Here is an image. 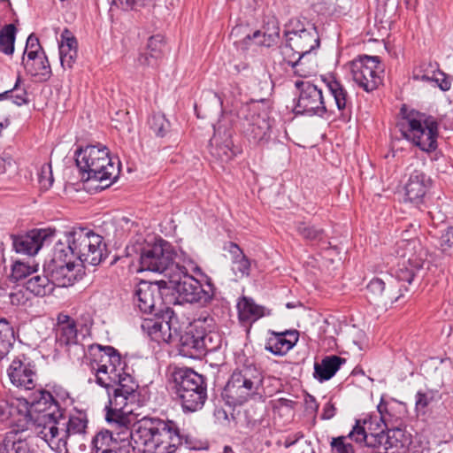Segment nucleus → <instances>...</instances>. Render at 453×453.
Returning a JSON list of instances; mask_svg holds the SVG:
<instances>
[{
	"mask_svg": "<svg viewBox=\"0 0 453 453\" xmlns=\"http://www.w3.org/2000/svg\"><path fill=\"white\" fill-rule=\"evenodd\" d=\"M131 411H106L105 419L111 426L108 433L134 441L136 453H173L188 443V436L175 421L143 417L134 422Z\"/></svg>",
	"mask_w": 453,
	"mask_h": 453,
	"instance_id": "1",
	"label": "nucleus"
},
{
	"mask_svg": "<svg viewBox=\"0 0 453 453\" xmlns=\"http://www.w3.org/2000/svg\"><path fill=\"white\" fill-rule=\"evenodd\" d=\"M286 43L281 47V54L288 65L299 77H309L312 71L306 70L304 58L319 47L320 41L316 27L305 19L294 18L284 30Z\"/></svg>",
	"mask_w": 453,
	"mask_h": 453,
	"instance_id": "2",
	"label": "nucleus"
},
{
	"mask_svg": "<svg viewBox=\"0 0 453 453\" xmlns=\"http://www.w3.org/2000/svg\"><path fill=\"white\" fill-rule=\"evenodd\" d=\"M12 419V428L0 441V453H37L36 431L28 411H20L14 402L0 401V421Z\"/></svg>",
	"mask_w": 453,
	"mask_h": 453,
	"instance_id": "3",
	"label": "nucleus"
},
{
	"mask_svg": "<svg viewBox=\"0 0 453 453\" xmlns=\"http://www.w3.org/2000/svg\"><path fill=\"white\" fill-rule=\"evenodd\" d=\"M75 162L81 180L98 181L102 189L114 183L120 173V161L113 160L108 148L103 145L80 148L75 151Z\"/></svg>",
	"mask_w": 453,
	"mask_h": 453,
	"instance_id": "4",
	"label": "nucleus"
},
{
	"mask_svg": "<svg viewBox=\"0 0 453 453\" xmlns=\"http://www.w3.org/2000/svg\"><path fill=\"white\" fill-rule=\"evenodd\" d=\"M263 374L254 365L236 368L222 391V398L230 406L241 405L264 396Z\"/></svg>",
	"mask_w": 453,
	"mask_h": 453,
	"instance_id": "5",
	"label": "nucleus"
},
{
	"mask_svg": "<svg viewBox=\"0 0 453 453\" xmlns=\"http://www.w3.org/2000/svg\"><path fill=\"white\" fill-rule=\"evenodd\" d=\"M398 127L403 137L423 151H433L437 147V123L425 114L403 104L400 110Z\"/></svg>",
	"mask_w": 453,
	"mask_h": 453,
	"instance_id": "6",
	"label": "nucleus"
},
{
	"mask_svg": "<svg viewBox=\"0 0 453 453\" xmlns=\"http://www.w3.org/2000/svg\"><path fill=\"white\" fill-rule=\"evenodd\" d=\"M88 418L85 412L77 411L66 417L65 410L60 417L50 421L43 428L36 432L50 448L56 452L67 451V443L74 435H81L86 433Z\"/></svg>",
	"mask_w": 453,
	"mask_h": 453,
	"instance_id": "7",
	"label": "nucleus"
},
{
	"mask_svg": "<svg viewBox=\"0 0 453 453\" xmlns=\"http://www.w3.org/2000/svg\"><path fill=\"white\" fill-rule=\"evenodd\" d=\"M66 244L73 258L83 265H97L104 258L106 245L103 237L87 226H73L65 233Z\"/></svg>",
	"mask_w": 453,
	"mask_h": 453,
	"instance_id": "8",
	"label": "nucleus"
},
{
	"mask_svg": "<svg viewBox=\"0 0 453 453\" xmlns=\"http://www.w3.org/2000/svg\"><path fill=\"white\" fill-rule=\"evenodd\" d=\"M173 381L183 412H195L203 408L207 387L202 375L191 369L179 370L173 373Z\"/></svg>",
	"mask_w": 453,
	"mask_h": 453,
	"instance_id": "9",
	"label": "nucleus"
},
{
	"mask_svg": "<svg viewBox=\"0 0 453 453\" xmlns=\"http://www.w3.org/2000/svg\"><path fill=\"white\" fill-rule=\"evenodd\" d=\"M384 429L385 426L376 417H368L356 421L349 436L357 443H364L366 447L372 448L373 453H395L393 449L397 447L398 441L390 438Z\"/></svg>",
	"mask_w": 453,
	"mask_h": 453,
	"instance_id": "10",
	"label": "nucleus"
},
{
	"mask_svg": "<svg viewBox=\"0 0 453 453\" xmlns=\"http://www.w3.org/2000/svg\"><path fill=\"white\" fill-rule=\"evenodd\" d=\"M167 290H174L178 294L180 302L199 303L205 305L211 301L214 292L209 285L208 290L204 289L200 281L188 274V270L180 265L168 280H165Z\"/></svg>",
	"mask_w": 453,
	"mask_h": 453,
	"instance_id": "11",
	"label": "nucleus"
},
{
	"mask_svg": "<svg viewBox=\"0 0 453 453\" xmlns=\"http://www.w3.org/2000/svg\"><path fill=\"white\" fill-rule=\"evenodd\" d=\"M67 250L65 243L58 242L51 258L43 265L44 273L49 274L56 286L61 288L73 285L80 271L76 269L80 265L75 263L73 254Z\"/></svg>",
	"mask_w": 453,
	"mask_h": 453,
	"instance_id": "12",
	"label": "nucleus"
},
{
	"mask_svg": "<svg viewBox=\"0 0 453 453\" xmlns=\"http://www.w3.org/2000/svg\"><path fill=\"white\" fill-rule=\"evenodd\" d=\"M175 256L171 245L165 241L160 240L152 245H147L140 255L139 271L159 273L164 275V280H168L180 267V265L174 262Z\"/></svg>",
	"mask_w": 453,
	"mask_h": 453,
	"instance_id": "13",
	"label": "nucleus"
},
{
	"mask_svg": "<svg viewBox=\"0 0 453 453\" xmlns=\"http://www.w3.org/2000/svg\"><path fill=\"white\" fill-rule=\"evenodd\" d=\"M165 290V280L156 282L142 280L135 288L134 304L143 314L158 315L168 309L163 298V291Z\"/></svg>",
	"mask_w": 453,
	"mask_h": 453,
	"instance_id": "14",
	"label": "nucleus"
},
{
	"mask_svg": "<svg viewBox=\"0 0 453 453\" xmlns=\"http://www.w3.org/2000/svg\"><path fill=\"white\" fill-rule=\"evenodd\" d=\"M295 87L298 96L294 107L296 115L318 116L323 118L327 109L322 89L309 81L296 80Z\"/></svg>",
	"mask_w": 453,
	"mask_h": 453,
	"instance_id": "15",
	"label": "nucleus"
},
{
	"mask_svg": "<svg viewBox=\"0 0 453 453\" xmlns=\"http://www.w3.org/2000/svg\"><path fill=\"white\" fill-rule=\"evenodd\" d=\"M98 357L95 356L91 368L95 371L96 384L110 388L112 380L117 378V373L125 369V363L119 351L113 347L98 345Z\"/></svg>",
	"mask_w": 453,
	"mask_h": 453,
	"instance_id": "16",
	"label": "nucleus"
},
{
	"mask_svg": "<svg viewBox=\"0 0 453 453\" xmlns=\"http://www.w3.org/2000/svg\"><path fill=\"white\" fill-rule=\"evenodd\" d=\"M353 81L365 91L375 90L382 83L384 67L377 56H360L350 65Z\"/></svg>",
	"mask_w": 453,
	"mask_h": 453,
	"instance_id": "17",
	"label": "nucleus"
},
{
	"mask_svg": "<svg viewBox=\"0 0 453 453\" xmlns=\"http://www.w3.org/2000/svg\"><path fill=\"white\" fill-rule=\"evenodd\" d=\"M238 117L242 132L250 142L261 144L269 140V122L258 113L257 105L254 103L242 105Z\"/></svg>",
	"mask_w": 453,
	"mask_h": 453,
	"instance_id": "18",
	"label": "nucleus"
},
{
	"mask_svg": "<svg viewBox=\"0 0 453 453\" xmlns=\"http://www.w3.org/2000/svg\"><path fill=\"white\" fill-rule=\"evenodd\" d=\"M10 382L21 390H33L38 380L36 365L25 354L15 357L7 368Z\"/></svg>",
	"mask_w": 453,
	"mask_h": 453,
	"instance_id": "19",
	"label": "nucleus"
},
{
	"mask_svg": "<svg viewBox=\"0 0 453 453\" xmlns=\"http://www.w3.org/2000/svg\"><path fill=\"white\" fill-rule=\"evenodd\" d=\"M27 403L30 404L33 411L38 413L35 419L38 422L37 428L39 430L43 428L50 421L60 417L63 410L51 393L43 389L34 392L30 395Z\"/></svg>",
	"mask_w": 453,
	"mask_h": 453,
	"instance_id": "20",
	"label": "nucleus"
},
{
	"mask_svg": "<svg viewBox=\"0 0 453 453\" xmlns=\"http://www.w3.org/2000/svg\"><path fill=\"white\" fill-rule=\"evenodd\" d=\"M55 231L50 228L33 229L26 234L13 235L12 246L17 253L35 255L45 242H50Z\"/></svg>",
	"mask_w": 453,
	"mask_h": 453,
	"instance_id": "21",
	"label": "nucleus"
},
{
	"mask_svg": "<svg viewBox=\"0 0 453 453\" xmlns=\"http://www.w3.org/2000/svg\"><path fill=\"white\" fill-rule=\"evenodd\" d=\"M394 283L393 277H388L387 281L379 277L372 279L366 286L370 302L381 303L387 305L388 303L393 304L403 297L404 294L402 293V288L396 289Z\"/></svg>",
	"mask_w": 453,
	"mask_h": 453,
	"instance_id": "22",
	"label": "nucleus"
},
{
	"mask_svg": "<svg viewBox=\"0 0 453 453\" xmlns=\"http://www.w3.org/2000/svg\"><path fill=\"white\" fill-rule=\"evenodd\" d=\"M406 171L409 174L404 186L406 199L417 205L421 204L432 186V180L421 169L412 168V165Z\"/></svg>",
	"mask_w": 453,
	"mask_h": 453,
	"instance_id": "23",
	"label": "nucleus"
},
{
	"mask_svg": "<svg viewBox=\"0 0 453 453\" xmlns=\"http://www.w3.org/2000/svg\"><path fill=\"white\" fill-rule=\"evenodd\" d=\"M93 453H130L134 441L108 433L104 429L96 434L92 441Z\"/></svg>",
	"mask_w": 453,
	"mask_h": 453,
	"instance_id": "24",
	"label": "nucleus"
},
{
	"mask_svg": "<svg viewBox=\"0 0 453 453\" xmlns=\"http://www.w3.org/2000/svg\"><path fill=\"white\" fill-rule=\"evenodd\" d=\"M412 79L434 82L442 91L449 90L451 86L449 78L440 70L438 63L431 60H424L415 65L412 70Z\"/></svg>",
	"mask_w": 453,
	"mask_h": 453,
	"instance_id": "25",
	"label": "nucleus"
},
{
	"mask_svg": "<svg viewBox=\"0 0 453 453\" xmlns=\"http://www.w3.org/2000/svg\"><path fill=\"white\" fill-rule=\"evenodd\" d=\"M395 253L399 261L423 266L427 257L426 250L418 239L400 240L395 245Z\"/></svg>",
	"mask_w": 453,
	"mask_h": 453,
	"instance_id": "26",
	"label": "nucleus"
},
{
	"mask_svg": "<svg viewBox=\"0 0 453 453\" xmlns=\"http://www.w3.org/2000/svg\"><path fill=\"white\" fill-rule=\"evenodd\" d=\"M299 334L296 330L277 333L270 332L265 345V350L275 356L286 355L298 342Z\"/></svg>",
	"mask_w": 453,
	"mask_h": 453,
	"instance_id": "27",
	"label": "nucleus"
},
{
	"mask_svg": "<svg viewBox=\"0 0 453 453\" xmlns=\"http://www.w3.org/2000/svg\"><path fill=\"white\" fill-rule=\"evenodd\" d=\"M151 318L143 319L141 327L152 341L160 343H168L172 339L171 326L169 321L163 318L151 314Z\"/></svg>",
	"mask_w": 453,
	"mask_h": 453,
	"instance_id": "28",
	"label": "nucleus"
},
{
	"mask_svg": "<svg viewBox=\"0 0 453 453\" xmlns=\"http://www.w3.org/2000/svg\"><path fill=\"white\" fill-rule=\"evenodd\" d=\"M324 81L334 99L337 109L341 112L342 119L349 120L351 117L352 103L347 90L340 81L333 77L325 79Z\"/></svg>",
	"mask_w": 453,
	"mask_h": 453,
	"instance_id": "29",
	"label": "nucleus"
},
{
	"mask_svg": "<svg viewBox=\"0 0 453 453\" xmlns=\"http://www.w3.org/2000/svg\"><path fill=\"white\" fill-rule=\"evenodd\" d=\"M56 340L59 346L68 347L78 344V329L74 319L60 314L56 327Z\"/></svg>",
	"mask_w": 453,
	"mask_h": 453,
	"instance_id": "30",
	"label": "nucleus"
},
{
	"mask_svg": "<svg viewBox=\"0 0 453 453\" xmlns=\"http://www.w3.org/2000/svg\"><path fill=\"white\" fill-rule=\"evenodd\" d=\"M21 64L27 73L40 81H47L51 76L50 65L45 53L27 58L22 57Z\"/></svg>",
	"mask_w": 453,
	"mask_h": 453,
	"instance_id": "31",
	"label": "nucleus"
},
{
	"mask_svg": "<svg viewBox=\"0 0 453 453\" xmlns=\"http://www.w3.org/2000/svg\"><path fill=\"white\" fill-rule=\"evenodd\" d=\"M422 269L423 266L399 261L393 278L396 289L402 288V293L409 291Z\"/></svg>",
	"mask_w": 453,
	"mask_h": 453,
	"instance_id": "32",
	"label": "nucleus"
},
{
	"mask_svg": "<svg viewBox=\"0 0 453 453\" xmlns=\"http://www.w3.org/2000/svg\"><path fill=\"white\" fill-rule=\"evenodd\" d=\"M201 331L196 329L183 334L180 338L179 352L189 358H200L203 356Z\"/></svg>",
	"mask_w": 453,
	"mask_h": 453,
	"instance_id": "33",
	"label": "nucleus"
},
{
	"mask_svg": "<svg viewBox=\"0 0 453 453\" xmlns=\"http://www.w3.org/2000/svg\"><path fill=\"white\" fill-rule=\"evenodd\" d=\"M165 47L164 37L161 35H152L149 38L145 51L142 52L137 61L141 65L154 66L163 55Z\"/></svg>",
	"mask_w": 453,
	"mask_h": 453,
	"instance_id": "34",
	"label": "nucleus"
},
{
	"mask_svg": "<svg viewBox=\"0 0 453 453\" xmlns=\"http://www.w3.org/2000/svg\"><path fill=\"white\" fill-rule=\"evenodd\" d=\"M345 363V359L335 355L326 356L320 363L314 364V378L319 382L330 380Z\"/></svg>",
	"mask_w": 453,
	"mask_h": 453,
	"instance_id": "35",
	"label": "nucleus"
},
{
	"mask_svg": "<svg viewBox=\"0 0 453 453\" xmlns=\"http://www.w3.org/2000/svg\"><path fill=\"white\" fill-rule=\"evenodd\" d=\"M62 40L59 43L60 63L64 68H72L76 61L78 43L73 36H70L68 30L62 34Z\"/></svg>",
	"mask_w": 453,
	"mask_h": 453,
	"instance_id": "36",
	"label": "nucleus"
},
{
	"mask_svg": "<svg viewBox=\"0 0 453 453\" xmlns=\"http://www.w3.org/2000/svg\"><path fill=\"white\" fill-rule=\"evenodd\" d=\"M237 310L241 321H256L265 314V308L257 304L252 298L247 296H242L239 299Z\"/></svg>",
	"mask_w": 453,
	"mask_h": 453,
	"instance_id": "37",
	"label": "nucleus"
},
{
	"mask_svg": "<svg viewBox=\"0 0 453 453\" xmlns=\"http://www.w3.org/2000/svg\"><path fill=\"white\" fill-rule=\"evenodd\" d=\"M296 230L303 240L312 244L328 243L326 241V231L322 227L308 224L304 221H298L296 223Z\"/></svg>",
	"mask_w": 453,
	"mask_h": 453,
	"instance_id": "38",
	"label": "nucleus"
},
{
	"mask_svg": "<svg viewBox=\"0 0 453 453\" xmlns=\"http://www.w3.org/2000/svg\"><path fill=\"white\" fill-rule=\"evenodd\" d=\"M56 284L51 280L49 274L35 275L26 282V288L37 296H45L54 290Z\"/></svg>",
	"mask_w": 453,
	"mask_h": 453,
	"instance_id": "39",
	"label": "nucleus"
},
{
	"mask_svg": "<svg viewBox=\"0 0 453 453\" xmlns=\"http://www.w3.org/2000/svg\"><path fill=\"white\" fill-rule=\"evenodd\" d=\"M108 395L109 403L105 407L106 411L127 412L125 408L127 407V403L134 401L135 398L134 395L124 394L116 388H114L111 394L109 393Z\"/></svg>",
	"mask_w": 453,
	"mask_h": 453,
	"instance_id": "40",
	"label": "nucleus"
},
{
	"mask_svg": "<svg viewBox=\"0 0 453 453\" xmlns=\"http://www.w3.org/2000/svg\"><path fill=\"white\" fill-rule=\"evenodd\" d=\"M17 28L14 24L4 26L0 30V52L12 55L16 40Z\"/></svg>",
	"mask_w": 453,
	"mask_h": 453,
	"instance_id": "41",
	"label": "nucleus"
},
{
	"mask_svg": "<svg viewBox=\"0 0 453 453\" xmlns=\"http://www.w3.org/2000/svg\"><path fill=\"white\" fill-rule=\"evenodd\" d=\"M117 378L112 380L110 388H116L126 395L135 396L138 384L134 378L124 370L117 373Z\"/></svg>",
	"mask_w": 453,
	"mask_h": 453,
	"instance_id": "42",
	"label": "nucleus"
},
{
	"mask_svg": "<svg viewBox=\"0 0 453 453\" xmlns=\"http://www.w3.org/2000/svg\"><path fill=\"white\" fill-rule=\"evenodd\" d=\"M15 337L12 328L6 319L0 325V360L12 349Z\"/></svg>",
	"mask_w": 453,
	"mask_h": 453,
	"instance_id": "43",
	"label": "nucleus"
},
{
	"mask_svg": "<svg viewBox=\"0 0 453 453\" xmlns=\"http://www.w3.org/2000/svg\"><path fill=\"white\" fill-rule=\"evenodd\" d=\"M22 85V80L19 75L14 87L11 90H7L0 94V100L10 97L12 100V103L18 106L27 104L29 103L28 95L27 88Z\"/></svg>",
	"mask_w": 453,
	"mask_h": 453,
	"instance_id": "44",
	"label": "nucleus"
},
{
	"mask_svg": "<svg viewBox=\"0 0 453 453\" xmlns=\"http://www.w3.org/2000/svg\"><path fill=\"white\" fill-rule=\"evenodd\" d=\"M201 331L202 336V347L203 356L208 352H213L218 350L221 347L222 339L221 336L213 331L205 332Z\"/></svg>",
	"mask_w": 453,
	"mask_h": 453,
	"instance_id": "45",
	"label": "nucleus"
},
{
	"mask_svg": "<svg viewBox=\"0 0 453 453\" xmlns=\"http://www.w3.org/2000/svg\"><path fill=\"white\" fill-rule=\"evenodd\" d=\"M150 128L158 137H164L169 131L170 123L161 113H155L149 119Z\"/></svg>",
	"mask_w": 453,
	"mask_h": 453,
	"instance_id": "46",
	"label": "nucleus"
},
{
	"mask_svg": "<svg viewBox=\"0 0 453 453\" xmlns=\"http://www.w3.org/2000/svg\"><path fill=\"white\" fill-rule=\"evenodd\" d=\"M37 271V265H30L27 263L16 261L12 266L11 280L19 281Z\"/></svg>",
	"mask_w": 453,
	"mask_h": 453,
	"instance_id": "47",
	"label": "nucleus"
},
{
	"mask_svg": "<svg viewBox=\"0 0 453 453\" xmlns=\"http://www.w3.org/2000/svg\"><path fill=\"white\" fill-rule=\"evenodd\" d=\"M353 439L348 435L333 438L330 443L332 453H355L353 445L349 441Z\"/></svg>",
	"mask_w": 453,
	"mask_h": 453,
	"instance_id": "48",
	"label": "nucleus"
},
{
	"mask_svg": "<svg viewBox=\"0 0 453 453\" xmlns=\"http://www.w3.org/2000/svg\"><path fill=\"white\" fill-rule=\"evenodd\" d=\"M434 395L432 390H418L415 395V410L418 413L425 414L426 408L434 401Z\"/></svg>",
	"mask_w": 453,
	"mask_h": 453,
	"instance_id": "49",
	"label": "nucleus"
},
{
	"mask_svg": "<svg viewBox=\"0 0 453 453\" xmlns=\"http://www.w3.org/2000/svg\"><path fill=\"white\" fill-rule=\"evenodd\" d=\"M232 270L236 277L242 279L248 277L251 271V262L246 257H241V258L232 262Z\"/></svg>",
	"mask_w": 453,
	"mask_h": 453,
	"instance_id": "50",
	"label": "nucleus"
},
{
	"mask_svg": "<svg viewBox=\"0 0 453 453\" xmlns=\"http://www.w3.org/2000/svg\"><path fill=\"white\" fill-rule=\"evenodd\" d=\"M39 53H45L42 47L40 44L39 39L34 34H31L26 42L25 50L22 57L27 58L36 56Z\"/></svg>",
	"mask_w": 453,
	"mask_h": 453,
	"instance_id": "51",
	"label": "nucleus"
},
{
	"mask_svg": "<svg viewBox=\"0 0 453 453\" xmlns=\"http://www.w3.org/2000/svg\"><path fill=\"white\" fill-rule=\"evenodd\" d=\"M38 180L41 188L49 189L53 184V175L50 164H43L41 167Z\"/></svg>",
	"mask_w": 453,
	"mask_h": 453,
	"instance_id": "52",
	"label": "nucleus"
},
{
	"mask_svg": "<svg viewBox=\"0 0 453 453\" xmlns=\"http://www.w3.org/2000/svg\"><path fill=\"white\" fill-rule=\"evenodd\" d=\"M111 8L113 6L122 10L134 9L140 6H145L152 0H108Z\"/></svg>",
	"mask_w": 453,
	"mask_h": 453,
	"instance_id": "53",
	"label": "nucleus"
},
{
	"mask_svg": "<svg viewBox=\"0 0 453 453\" xmlns=\"http://www.w3.org/2000/svg\"><path fill=\"white\" fill-rule=\"evenodd\" d=\"M211 154L221 162H227L234 157L229 143L219 144L211 148Z\"/></svg>",
	"mask_w": 453,
	"mask_h": 453,
	"instance_id": "54",
	"label": "nucleus"
},
{
	"mask_svg": "<svg viewBox=\"0 0 453 453\" xmlns=\"http://www.w3.org/2000/svg\"><path fill=\"white\" fill-rule=\"evenodd\" d=\"M250 409L245 411V416L247 418V427L251 431H260L261 426L265 427L264 424L265 419L263 418V414L257 418H254L250 415Z\"/></svg>",
	"mask_w": 453,
	"mask_h": 453,
	"instance_id": "55",
	"label": "nucleus"
},
{
	"mask_svg": "<svg viewBox=\"0 0 453 453\" xmlns=\"http://www.w3.org/2000/svg\"><path fill=\"white\" fill-rule=\"evenodd\" d=\"M11 105L6 103L0 104V133L10 125Z\"/></svg>",
	"mask_w": 453,
	"mask_h": 453,
	"instance_id": "56",
	"label": "nucleus"
},
{
	"mask_svg": "<svg viewBox=\"0 0 453 453\" xmlns=\"http://www.w3.org/2000/svg\"><path fill=\"white\" fill-rule=\"evenodd\" d=\"M440 246L443 252L453 249V228L446 230L440 238Z\"/></svg>",
	"mask_w": 453,
	"mask_h": 453,
	"instance_id": "57",
	"label": "nucleus"
},
{
	"mask_svg": "<svg viewBox=\"0 0 453 453\" xmlns=\"http://www.w3.org/2000/svg\"><path fill=\"white\" fill-rule=\"evenodd\" d=\"M15 165V161L12 157L7 153L3 152L0 155V174H4L7 173L9 169L13 168Z\"/></svg>",
	"mask_w": 453,
	"mask_h": 453,
	"instance_id": "58",
	"label": "nucleus"
},
{
	"mask_svg": "<svg viewBox=\"0 0 453 453\" xmlns=\"http://www.w3.org/2000/svg\"><path fill=\"white\" fill-rule=\"evenodd\" d=\"M224 250L231 255L232 262L241 258V257L245 256L242 250L236 243L232 242L226 243Z\"/></svg>",
	"mask_w": 453,
	"mask_h": 453,
	"instance_id": "59",
	"label": "nucleus"
},
{
	"mask_svg": "<svg viewBox=\"0 0 453 453\" xmlns=\"http://www.w3.org/2000/svg\"><path fill=\"white\" fill-rule=\"evenodd\" d=\"M279 34H280V28H279V27L276 26V27H274L273 33L267 35L265 32H264L263 33L264 40L259 41L258 43L266 45V46H270L275 41V38L279 37Z\"/></svg>",
	"mask_w": 453,
	"mask_h": 453,
	"instance_id": "60",
	"label": "nucleus"
},
{
	"mask_svg": "<svg viewBox=\"0 0 453 453\" xmlns=\"http://www.w3.org/2000/svg\"><path fill=\"white\" fill-rule=\"evenodd\" d=\"M335 413L336 408L334 404L331 401H329L323 407L321 418L326 420L331 419L335 415Z\"/></svg>",
	"mask_w": 453,
	"mask_h": 453,
	"instance_id": "61",
	"label": "nucleus"
},
{
	"mask_svg": "<svg viewBox=\"0 0 453 453\" xmlns=\"http://www.w3.org/2000/svg\"><path fill=\"white\" fill-rule=\"evenodd\" d=\"M302 438H303V434L301 432L296 433L294 434H290L286 437L283 445L285 448H290L291 446L295 445Z\"/></svg>",
	"mask_w": 453,
	"mask_h": 453,
	"instance_id": "62",
	"label": "nucleus"
},
{
	"mask_svg": "<svg viewBox=\"0 0 453 453\" xmlns=\"http://www.w3.org/2000/svg\"><path fill=\"white\" fill-rule=\"evenodd\" d=\"M214 415L219 422L223 425L230 424L231 420L228 417V414L224 409H218L215 411Z\"/></svg>",
	"mask_w": 453,
	"mask_h": 453,
	"instance_id": "63",
	"label": "nucleus"
},
{
	"mask_svg": "<svg viewBox=\"0 0 453 453\" xmlns=\"http://www.w3.org/2000/svg\"><path fill=\"white\" fill-rule=\"evenodd\" d=\"M387 410V404L386 403H380L379 405H378V411L380 413V417L378 416H372V418H377L378 421L386 427V424H385V416H384V411H386Z\"/></svg>",
	"mask_w": 453,
	"mask_h": 453,
	"instance_id": "64",
	"label": "nucleus"
}]
</instances>
